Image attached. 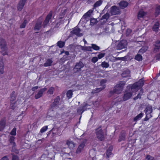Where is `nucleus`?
<instances>
[{"mask_svg": "<svg viewBox=\"0 0 160 160\" xmlns=\"http://www.w3.org/2000/svg\"><path fill=\"white\" fill-rule=\"evenodd\" d=\"M120 11L119 8L116 6H113L110 8V13L112 15H114L120 14Z\"/></svg>", "mask_w": 160, "mask_h": 160, "instance_id": "7ed1b4c3", "label": "nucleus"}, {"mask_svg": "<svg viewBox=\"0 0 160 160\" xmlns=\"http://www.w3.org/2000/svg\"><path fill=\"white\" fill-rule=\"evenodd\" d=\"M138 84V87L140 89L142 88L144 85V80L143 78H142L136 82Z\"/></svg>", "mask_w": 160, "mask_h": 160, "instance_id": "6ab92c4d", "label": "nucleus"}, {"mask_svg": "<svg viewBox=\"0 0 160 160\" xmlns=\"http://www.w3.org/2000/svg\"><path fill=\"white\" fill-rule=\"evenodd\" d=\"M127 43L125 40H122L119 42L117 46V48L118 50H121L127 48Z\"/></svg>", "mask_w": 160, "mask_h": 160, "instance_id": "39448f33", "label": "nucleus"}, {"mask_svg": "<svg viewBox=\"0 0 160 160\" xmlns=\"http://www.w3.org/2000/svg\"><path fill=\"white\" fill-rule=\"evenodd\" d=\"M156 58L157 60H160V52L156 56Z\"/></svg>", "mask_w": 160, "mask_h": 160, "instance_id": "4d7b16f0", "label": "nucleus"}, {"mask_svg": "<svg viewBox=\"0 0 160 160\" xmlns=\"http://www.w3.org/2000/svg\"><path fill=\"white\" fill-rule=\"evenodd\" d=\"M134 59L138 61H141L142 60V57L141 55L137 54L135 56Z\"/></svg>", "mask_w": 160, "mask_h": 160, "instance_id": "c756f323", "label": "nucleus"}, {"mask_svg": "<svg viewBox=\"0 0 160 160\" xmlns=\"http://www.w3.org/2000/svg\"><path fill=\"white\" fill-rule=\"evenodd\" d=\"M155 44H156L158 45H160V40H157L155 42Z\"/></svg>", "mask_w": 160, "mask_h": 160, "instance_id": "680f3d73", "label": "nucleus"}, {"mask_svg": "<svg viewBox=\"0 0 160 160\" xmlns=\"http://www.w3.org/2000/svg\"><path fill=\"white\" fill-rule=\"evenodd\" d=\"M154 47L153 48V52H157L160 49V45H157L156 44L154 45Z\"/></svg>", "mask_w": 160, "mask_h": 160, "instance_id": "72a5a7b5", "label": "nucleus"}, {"mask_svg": "<svg viewBox=\"0 0 160 160\" xmlns=\"http://www.w3.org/2000/svg\"><path fill=\"white\" fill-rule=\"evenodd\" d=\"M6 122V120L5 119H3L1 120L0 121V131H2L4 128Z\"/></svg>", "mask_w": 160, "mask_h": 160, "instance_id": "f3484780", "label": "nucleus"}, {"mask_svg": "<svg viewBox=\"0 0 160 160\" xmlns=\"http://www.w3.org/2000/svg\"><path fill=\"white\" fill-rule=\"evenodd\" d=\"M125 83H126V82L125 81H120L119 82V83L117 84L116 85V88H117V87H118V86H119L121 88L123 89V88L125 84Z\"/></svg>", "mask_w": 160, "mask_h": 160, "instance_id": "bb28decb", "label": "nucleus"}, {"mask_svg": "<svg viewBox=\"0 0 160 160\" xmlns=\"http://www.w3.org/2000/svg\"><path fill=\"white\" fill-rule=\"evenodd\" d=\"M58 103V101H54L53 103V104L52 105V106L54 107H55L56 106L57 104Z\"/></svg>", "mask_w": 160, "mask_h": 160, "instance_id": "bf43d9fd", "label": "nucleus"}, {"mask_svg": "<svg viewBox=\"0 0 160 160\" xmlns=\"http://www.w3.org/2000/svg\"><path fill=\"white\" fill-rule=\"evenodd\" d=\"M10 134L12 135L15 136L16 134V128H14L10 132Z\"/></svg>", "mask_w": 160, "mask_h": 160, "instance_id": "a18cd8bd", "label": "nucleus"}, {"mask_svg": "<svg viewBox=\"0 0 160 160\" xmlns=\"http://www.w3.org/2000/svg\"><path fill=\"white\" fill-rule=\"evenodd\" d=\"M27 0H21L18 2L17 8L19 11H21L23 9Z\"/></svg>", "mask_w": 160, "mask_h": 160, "instance_id": "9d476101", "label": "nucleus"}, {"mask_svg": "<svg viewBox=\"0 0 160 160\" xmlns=\"http://www.w3.org/2000/svg\"><path fill=\"white\" fill-rule=\"evenodd\" d=\"M0 67H4V63L2 60L0 61Z\"/></svg>", "mask_w": 160, "mask_h": 160, "instance_id": "0e129e2a", "label": "nucleus"}, {"mask_svg": "<svg viewBox=\"0 0 160 160\" xmlns=\"http://www.w3.org/2000/svg\"><path fill=\"white\" fill-rule=\"evenodd\" d=\"M17 95L15 91H13L11 94L10 97L11 100H16Z\"/></svg>", "mask_w": 160, "mask_h": 160, "instance_id": "cd10ccee", "label": "nucleus"}, {"mask_svg": "<svg viewBox=\"0 0 160 160\" xmlns=\"http://www.w3.org/2000/svg\"><path fill=\"white\" fill-rule=\"evenodd\" d=\"M66 144L70 148L74 147V143L71 141L68 140L66 141Z\"/></svg>", "mask_w": 160, "mask_h": 160, "instance_id": "5701e85b", "label": "nucleus"}, {"mask_svg": "<svg viewBox=\"0 0 160 160\" xmlns=\"http://www.w3.org/2000/svg\"><path fill=\"white\" fill-rule=\"evenodd\" d=\"M152 107L151 105H149L147 107L145 110L146 114V117L145 118V121L148 120L149 118L152 117L151 114L152 112Z\"/></svg>", "mask_w": 160, "mask_h": 160, "instance_id": "f03ea898", "label": "nucleus"}, {"mask_svg": "<svg viewBox=\"0 0 160 160\" xmlns=\"http://www.w3.org/2000/svg\"><path fill=\"white\" fill-rule=\"evenodd\" d=\"M102 2L103 1L102 0H99L97 1L93 5V8H95L97 7L100 6L102 4Z\"/></svg>", "mask_w": 160, "mask_h": 160, "instance_id": "b1692460", "label": "nucleus"}, {"mask_svg": "<svg viewBox=\"0 0 160 160\" xmlns=\"http://www.w3.org/2000/svg\"><path fill=\"white\" fill-rule=\"evenodd\" d=\"M1 160H9V159L7 156H5L4 157H3L1 159Z\"/></svg>", "mask_w": 160, "mask_h": 160, "instance_id": "69168bd1", "label": "nucleus"}, {"mask_svg": "<svg viewBox=\"0 0 160 160\" xmlns=\"http://www.w3.org/2000/svg\"><path fill=\"white\" fill-rule=\"evenodd\" d=\"M92 47L88 46L85 47V49L86 51H88L92 52Z\"/></svg>", "mask_w": 160, "mask_h": 160, "instance_id": "3c124183", "label": "nucleus"}, {"mask_svg": "<svg viewBox=\"0 0 160 160\" xmlns=\"http://www.w3.org/2000/svg\"><path fill=\"white\" fill-rule=\"evenodd\" d=\"M130 87L132 91L135 92H136L140 89L136 82L132 85H130Z\"/></svg>", "mask_w": 160, "mask_h": 160, "instance_id": "4468645a", "label": "nucleus"}, {"mask_svg": "<svg viewBox=\"0 0 160 160\" xmlns=\"http://www.w3.org/2000/svg\"><path fill=\"white\" fill-rule=\"evenodd\" d=\"M112 149V146H110L109 148L108 149L107 151L106 155L108 158H109L112 154L111 151Z\"/></svg>", "mask_w": 160, "mask_h": 160, "instance_id": "c9c22d12", "label": "nucleus"}, {"mask_svg": "<svg viewBox=\"0 0 160 160\" xmlns=\"http://www.w3.org/2000/svg\"><path fill=\"white\" fill-rule=\"evenodd\" d=\"M0 46L1 50V53L4 56L8 55V48L6 40L1 37L0 38Z\"/></svg>", "mask_w": 160, "mask_h": 160, "instance_id": "f257e3e1", "label": "nucleus"}, {"mask_svg": "<svg viewBox=\"0 0 160 160\" xmlns=\"http://www.w3.org/2000/svg\"><path fill=\"white\" fill-rule=\"evenodd\" d=\"M102 88H96L95 90L92 91V92L94 93H98L103 90Z\"/></svg>", "mask_w": 160, "mask_h": 160, "instance_id": "c03bdc74", "label": "nucleus"}, {"mask_svg": "<svg viewBox=\"0 0 160 160\" xmlns=\"http://www.w3.org/2000/svg\"><path fill=\"white\" fill-rule=\"evenodd\" d=\"M97 137L100 141H102L104 139V135L101 129H98L96 133Z\"/></svg>", "mask_w": 160, "mask_h": 160, "instance_id": "1a4fd4ad", "label": "nucleus"}, {"mask_svg": "<svg viewBox=\"0 0 160 160\" xmlns=\"http://www.w3.org/2000/svg\"><path fill=\"white\" fill-rule=\"evenodd\" d=\"M88 12L85 13L83 16V17L86 19H87V18L89 16V15L88 14Z\"/></svg>", "mask_w": 160, "mask_h": 160, "instance_id": "6e6d98bb", "label": "nucleus"}, {"mask_svg": "<svg viewBox=\"0 0 160 160\" xmlns=\"http://www.w3.org/2000/svg\"><path fill=\"white\" fill-rule=\"evenodd\" d=\"M119 60H122V61H125L127 59L126 57H120L119 58Z\"/></svg>", "mask_w": 160, "mask_h": 160, "instance_id": "052dcab7", "label": "nucleus"}, {"mask_svg": "<svg viewBox=\"0 0 160 160\" xmlns=\"http://www.w3.org/2000/svg\"><path fill=\"white\" fill-rule=\"evenodd\" d=\"M52 62V61L51 60L48 59L47 60L46 62L44 63V65L45 67L50 66L51 65Z\"/></svg>", "mask_w": 160, "mask_h": 160, "instance_id": "7c9ffc66", "label": "nucleus"}, {"mask_svg": "<svg viewBox=\"0 0 160 160\" xmlns=\"http://www.w3.org/2000/svg\"><path fill=\"white\" fill-rule=\"evenodd\" d=\"M139 96H140V95H139V94H138L137 96L135 97L134 98V100H136V99H137L138 98H139Z\"/></svg>", "mask_w": 160, "mask_h": 160, "instance_id": "774afa93", "label": "nucleus"}, {"mask_svg": "<svg viewBox=\"0 0 160 160\" xmlns=\"http://www.w3.org/2000/svg\"><path fill=\"white\" fill-rule=\"evenodd\" d=\"M146 160H154V158L149 155L146 158Z\"/></svg>", "mask_w": 160, "mask_h": 160, "instance_id": "864d4df0", "label": "nucleus"}, {"mask_svg": "<svg viewBox=\"0 0 160 160\" xmlns=\"http://www.w3.org/2000/svg\"><path fill=\"white\" fill-rule=\"evenodd\" d=\"M47 88H44L41 89L38 92V93L35 95V98L36 99H38L41 97L42 95L43 92H45L47 90Z\"/></svg>", "mask_w": 160, "mask_h": 160, "instance_id": "f8f14e48", "label": "nucleus"}, {"mask_svg": "<svg viewBox=\"0 0 160 160\" xmlns=\"http://www.w3.org/2000/svg\"><path fill=\"white\" fill-rule=\"evenodd\" d=\"M159 25V22H156L152 28V30L153 31L158 32V31Z\"/></svg>", "mask_w": 160, "mask_h": 160, "instance_id": "412c9836", "label": "nucleus"}, {"mask_svg": "<svg viewBox=\"0 0 160 160\" xmlns=\"http://www.w3.org/2000/svg\"><path fill=\"white\" fill-rule=\"evenodd\" d=\"M116 88L115 86L114 87V88L113 90H111L110 91L109 96L111 97L114 93L119 94L121 92L123 89L122 88L120 87L119 86L118 87H117V88Z\"/></svg>", "mask_w": 160, "mask_h": 160, "instance_id": "20e7f679", "label": "nucleus"}, {"mask_svg": "<svg viewBox=\"0 0 160 160\" xmlns=\"http://www.w3.org/2000/svg\"><path fill=\"white\" fill-rule=\"evenodd\" d=\"M128 5V2L123 1L120 2L119 3V6L120 8L122 9H124Z\"/></svg>", "mask_w": 160, "mask_h": 160, "instance_id": "dca6fc26", "label": "nucleus"}, {"mask_svg": "<svg viewBox=\"0 0 160 160\" xmlns=\"http://www.w3.org/2000/svg\"><path fill=\"white\" fill-rule=\"evenodd\" d=\"M15 138L14 137L12 136H11L10 137L9 140V142L11 144H12L13 146H15V143L14 142Z\"/></svg>", "mask_w": 160, "mask_h": 160, "instance_id": "e433bc0d", "label": "nucleus"}, {"mask_svg": "<svg viewBox=\"0 0 160 160\" xmlns=\"http://www.w3.org/2000/svg\"><path fill=\"white\" fill-rule=\"evenodd\" d=\"M4 72V67L2 68L0 67V73L1 74H3Z\"/></svg>", "mask_w": 160, "mask_h": 160, "instance_id": "e2e57ef3", "label": "nucleus"}, {"mask_svg": "<svg viewBox=\"0 0 160 160\" xmlns=\"http://www.w3.org/2000/svg\"><path fill=\"white\" fill-rule=\"evenodd\" d=\"M84 64L81 61L77 62L74 68V70L75 72H79L81 71V68L84 67Z\"/></svg>", "mask_w": 160, "mask_h": 160, "instance_id": "0eeeda50", "label": "nucleus"}, {"mask_svg": "<svg viewBox=\"0 0 160 160\" xmlns=\"http://www.w3.org/2000/svg\"><path fill=\"white\" fill-rule=\"evenodd\" d=\"M38 88V87L37 86H35V87H33L31 90H32V91H35Z\"/></svg>", "mask_w": 160, "mask_h": 160, "instance_id": "13d9d810", "label": "nucleus"}, {"mask_svg": "<svg viewBox=\"0 0 160 160\" xmlns=\"http://www.w3.org/2000/svg\"><path fill=\"white\" fill-rule=\"evenodd\" d=\"M109 14L106 13L104 14L102 17L101 19L104 20L105 19L106 21L109 18Z\"/></svg>", "mask_w": 160, "mask_h": 160, "instance_id": "a19ab883", "label": "nucleus"}, {"mask_svg": "<svg viewBox=\"0 0 160 160\" xmlns=\"http://www.w3.org/2000/svg\"><path fill=\"white\" fill-rule=\"evenodd\" d=\"M92 48L94 50L98 51L99 50L100 48L98 46L95 44H91Z\"/></svg>", "mask_w": 160, "mask_h": 160, "instance_id": "58836bf2", "label": "nucleus"}, {"mask_svg": "<svg viewBox=\"0 0 160 160\" xmlns=\"http://www.w3.org/2000/svg\"><path fill=\"white\" fill-rule=\"evenodd\" d=\"M72 92V90H70L67 91L66 93V95L68 99H70L72 97L73 94Z\"/></svg>", "mask_w": 160, "mask_h": 160, "instance_id": "a878e982", "label": "nucleus"}, {"mask_svg": "<svg viewBox=\"0 0 160 160\" xmlns=\"http://www.w3.org/2000/svg\"><path fill=\"white\" fill-rule=\"evenodd\" d=\"M48 129V126H45L42 127L40 130V132L41 133H43L45 132Z\"/></svg>", "mask_w": 160, "mask_h": 160, "instance_id": "49530a36", "label": "nucleus"}, {"mask_svg": "<svg viewBox=\"0 0 160 160\" xmlns=\"http://www.w3.org/2000/svg\"><path fill=\"white\" fill-rule=\"evenodd\" d=\"M93 0H87V2L88 4H90L92 2Z\"/></svg>", "mask_w": 160, "mask_h": 160, "instance_id": "338daca9", "label": "nucleus"}, {"mask_svg": "<svg viewBox=\"0 0 160 160\" xmlns=\"http://www.w3.org/2000/svg\"><path fill=\"white\" fill-rule=\"evenodd\" d=\"M66 13V10H62L59 14V19H62L64 17Z\"/></svg>", "mask_w": 160, "mask_h": 160, "instance_id": "f704fd0d", "label": "nucleus"}, {"mask_svg": "<svg viewBox=\"0 0 160 160\" xmlns=\"http://www.w3.org/2000/svg\"><path fill=\"white\" fill-rule=\"evenodd\" d=\"M87 141V140L86 139H84L82 140L76 150V152L77 153H80L83 150Z\"/></svg>", "mask_w": 160, "mask_h": 160, "instance_id": "423d86ee", "label": "nucleus"}, {"mask_svg": "<svg viewBox=\"0 0 160 160\" xmlns=\"http://www.w3.org/2000/svg\"><path fill=\"white\" fill-rule=\"evenodd\" d=\"M80 28L76 27L73 30L71 31L70 33L71 34H75L78 36H81L82 35V34L80 33Z\"/></svg>", "mask_w": 160, "mask_h": 160, "instance_id": "9b49d317", "label": "nucleus"}, {"mask_svg": "<svg viewBox=\"0 0 160 160\" xmlns=\"http://www.w3.org/2000/svg\"><path fill=\"white\" fill-rule=\"evenodd\" d=\"M98 58L97 57H94L91 59V62L94 63L96 62L98 60Z\"/></svg>", "mask_w": 160, "mask_h": 160, "instance_id": "de8ad7c7", "label": "nucleus"}, {"mask_svg": "<svg viewBox=\"0 0 160 160\" xmlns=\"http://www.w3.org/2000/svg\"><path fill=\"white\" fill-rule=\"evenodd\" d=\"M107 82V80L105 79H102L100 82V84L101 86H102V88L103 89L106 87L105 83Z\"/></svg>", "mask_w": 160, "mask_h": 160, "instance_id": "2f4dec72", "label": "nucleus"}, {"mask_svg": "<svg viewBox=\"0 0 160 160\" xmlns=\"http://www.w3.org/2000/svg\"><path fill=\"white\" fill-rule=\"evenodd\" d=\"M130 75V72L129 70H127L124 71L122 74V76L123 78L129 77Z\"/></svg>", "mask_w": 160, "mask_h": 160, "instance_id": "a211bd4d", "label": "nucleus"}, {"mask_svg": "<svg viewBox=\"0 0 160 160\" xmlns=\"http://www.w3.org/2000/svg\"><path fill=\"white\" fill-rule=\"evenodd\" d=\"M143 114L141 113L138 115L137 116H136L134 118V120L135 121H137L140 119L143 116Z\"/></svg>", "mask_w": 160, "mask_h": 160, "instance_id": "ea45409f", "label": "nucleus"}, {"mask_svg": "<svg viewBox=\"0 0 160 160\" xmlns=\"http://www.w3.org/2000/svg\"><path fill=\"white\" fill-rule=\"evenodd\" d=\"M104 56L105 53H101L98 55V57L97 58H98V59H100L103 58Z\"/></svg>", "mask_w": 160, "mask_h": 160, "instance_id": "8fccbe9b", "label": "nucleus"}, {"mask_svg": "<svg viewBox=\"0 0 160 160\" xmlns=\"http://www.w3.org/2000/svg\"><path fill=\"white\" fill-rule=\"evenodd\" d=\"M52 12L51 11L49 12L45 20L43 22V27L45 28L46 26L48 23L50 19L52 18Z\"/></svg>", "mask_w": 160, "mask_h": 160, "instance_id": "6e6552de", "label": "nucleus"}, {"mask_svg": "<svg viewBox=\"0 0 160 160\" xmlns=\"http://www.w3.org/2000/svg\"><path fill=\"white\" fill-rule=\"evenodd\" d=\"M42 21H37L34 28V30L39 31L42 27Z\"/></svg>", "mask_w": 160, "mask_h": 160, "instance_id": "ddd939ff", "label": "nucleus"}, {"mask_svg": "<svg viewBox=\"0 0 160 160\" xmlns=\"http://www.w3.org/2000/svg\"><path fill=\"white\" fill-rule=\"evenodd\" d=\"M160 13V5L158 6L156 8L155 12V16L156 17L158 16Z\"/></svg>", "mask_w": 160, "mask_h": 160, "instance_id": "393cba45", "label": "nucleus"}, {"mask_svg": "<svg viewBox=\"0 0 160 160\" xmlns=\"http://www.w3.org/2000/svg\"><path fill=\"white\" fill-rule=\"evenodd\" d=\"M132 93L131 92H126L123 96V100H128L132 96Z\"/></svg>", "mask_w": 160, "mask_h": 160, "instance_id": "2eb2a0df", "label": "nucleus"}, {"mask_svg": "<svg viewBox=\"0 0 160 160\" xmlns=\"http://www.w3.org/2000/svg\"><path fill=\"white\" fill-rule=\"evenodd\" d=\"M132 31L131 29L130 28L127 29L126 32V36H128L131 33Z\"/></svg>", "mask_w": 160, "mask_h": 160, "instance_id": "09e8293b", "label": "nucleus"}, {"mask_svg": "<svg viewBox=\"0 0 160 160\" xmlns=\"http://www.w3.org/2000/svg\"><path fill=\"white\" fill-rule=\"evenodd\" d=\"M12 160H19V158L17 155H13Z\"/></svg>", "mask_w": 160, "mask_h": 160, "instance_id": "603ef678", "label": "nucleus"}, {"mask_svg": "<svg viewBox=\"0 0 160 160\" xmlns=\"http://www.w3.org/2000/svg\"><path fill=\"white\" fill-rule=\"evenodd\" d=\"M125 138V135L124 134H122L120 135L118 139V141L120 142L122 140H124Z\"/></svg>", "mask_w": 160, "mask_h": 160, "instance_id": "37998d69", "label": "nucleus"}, {"mask_svg": "<svg viewBox=\"0 0 160 160\" xmlns=\"http://www.w3.org/2000/svg\"><path fill=\"white\" fill-rule=\"evenodd\" d=\"M146 14V13L140 10L139 11L138 15V18L140 19L141 18H143Z\"/></svg>", "mask_w": 160, "mask_h": 160, "instance_id": "aec40b11", "label": "nucleus"}, {"mask_svg": "<svg viewBox=\"0 0 160 160\" xmlns=\"http://www.w3.org/2000/svg\"><path fill=\"white\" fill-rule=\"evenodd\" d=\"M85 104V105H83L82 109H78V112H79L80 111H82V113L85 110L90 108V105L86 103Z\"/></svg>", "mask_w": 160, "mask_h": 160, "instance_id": "4be33fe9", "label": "nucleus"}, {"mask_svg": "<svg viewBox=\"0 0 160 160\" xmlns=\"http://www.w3.org/2000/svg\"><path fill=\"white\" fill-rule=\"evenodd\" d=\"M54 90V88L52 87H51L47 92V94L48 95H52Z\"/></svg>", "mask_w": 160, "mask_h": 160, "instance_id": "c85d7f7f", "label": "nucleus"}, {"mask_svg": "<svg viewBox=\"0 0 160 160\" xmlns=\"http://www.w3.org/2000/svg\"><path fill=\"white\" fill-rule=\"evenodd\" d=\"M101 66L103 68H108L109 66V63L105 61L102 62L101 64Z\"/></svg>", "mask_w": 160, "mask_h": 160, "instance_id": "4c0bfd02", "label": "nucleus"}, {"mask_svg": "<svg viewBox=\"0 0 160 160\" xmlns=\"http://www.w3.org/2000/svg\"><path fill=\"white\" fill-rule=\"evenodd\" d=\"M57 44L59 48H62L64 46L65 43L64 42L60 41L58 42Z\"/></svg>", "mask_w": 160, "mask_h": 160, "instance_id": "473e14b6", "label": "nucleus"}, {"mask_svg": "<svg viewBox=\"0 0 160 160\" xmlns=\"http://www.w3.org/2000/svg\"><path fill=\"white\" fill-rule=\"evenodd\" d=\"M27 23V20L26 19L24 20L23 22L20 25V28H24Z\"/></svg>", "mask_w": 160, "mask_h": 160, "instance_id": "79ce46f5", "label": "nucleus"}, {"mask_svg": "<svg viewBox=\"0 0 160 160\" xmlns=\"http://www.w3.org/2000/svg\"><path fill=\"white\" fill-rule=\"evenodd\" d=\"M146 50H145L144 49H143L142 48L140 49L139 51V52L140 53H143L146 52Z\"/></svg>", "mask_w": 160, "mask_h": 160, "instance_id": "5fc2aeb1", "label": "nucleus"}]
</instances>
